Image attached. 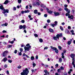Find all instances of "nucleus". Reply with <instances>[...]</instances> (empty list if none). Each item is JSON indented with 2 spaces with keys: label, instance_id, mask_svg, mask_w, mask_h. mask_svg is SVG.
Wrapping results in <instances>:
<instances>
[{
  "label": "nucleus",
  "instance_id": "a18cd8bd",
  "mask_svg": "<svg viewBox=\"0 0 75 75\" xmlns=\"http://www.w3.org/2000/svg\"><path fill=\"white\" fill-rule=\"evenodd\" d=\"M41 6L42 7H43V8H44V7H45V6H44V4H42Z\"/></svg>",
  "mask_w": 75,
  "mask_h": 75
},
{
  "label": "nucleus",
  "instance_id": "39448f33",
  "mask_svg": "<svg viewBox=\"0 0 75 75\" xmlns=\"http://www.w3.org/2000/svg\"><path fill=\"white\" fill-rule=\"evenodd\" d=\"M23 28V30L25 29V28H26V26H25V25H23V26L22 25H21L19 26V28L20 29H22Z\"/></svg>",
  "mask_w": 75,
  "mask_h": 75
},
{
  "label": "nucleus",
  "instance_id": "09e8293b",
  "mask_svg": "<svg viewBox=\"0 0 75 75\" xmlns=\"http://www.w3.org/2000/svg\"><path fill=\"white\" fill-rule=\"evenodd\" d=\"M17 50H15L14 51V53H15V54H17Z\"/></svg>",
  "mask_w": 75,
  "mask_h": 75
},
{
  "label": "nucleus",
  "instance_id": "72a5a7b5",
  "mask_svg": "<svg viewBox=\"0 0 75 75\" xmlns=\"http://www.w3.org/2000/svg\"><path fill=\"white\" fill-rule=\"evenodd\" d=\"M8 62L9 63H11V62H12V60H11L9 59L8 60Z\"/></svg>",
  "mask_w": 75,
  "mask_h": 75
},
{
  "label": "nucleus",
  "instance_id": "ddd939ff",
  "mask_svg": "<svg viewBox=\"0 0 75 75\" xmlns=\"http://www.w3.org/2000/svg\"><path fill=\"white\" fill-rule=\"evenodd\" d=\"M49 30L50 31V33H53L54 32V30L53 29L50 28L49 29Z\"/></svg>",
  "mask_w": 75,
  "mask_h": 75
},
{
  "label": "nucleus",
  "instance_id": "c85d7f7f",
  "mask_svg": "<svg viewBox=\"0 0 75 75\" xmlns=\"http://www.w3.org/2000/svg\"><path fill=\"white\" fill-rule=\"evenodd\" d=\"M47 12L48 13H50V14H51L52 13V11H48Z\"/></svg>",
  "mask_w": 75,
  "mask_h": 75
},
{
  "label": "nucleus",
  "instance_id": "de8ad7c7",
  "mask_svg": "<svg viewBox=\"0 0 75 75\" xmlns=\"http://www.w3.org/2000/svg\"><path fill=\"white\" fill-rule=\"evenodd\" d=\"M71 64L73 65H74L75 64V62H74V61H73L72 62V63Z\"/></svg>",
  "mask_w": 75,
  "mask_h": 75
},
{
  "label": "nucleus",
  "instance_id": "0eeeda50",
  "mask_svg": "<svg viewBox=\"0 0 75 75\" xmlns=\"http://www.w3.org/2000/svg\"><path fill=\"white\" fill-rule=\"evenodd\" d=\"M8 53V52L7 51H5L3 53V55L4 57H6L7 54Z\"/></svg>",
  "mask_w": 75,
  "mask_h": 75
},
{
  "label": "nucleus",
  "instance_id": "f257e3e1",
  "mask_svg": "<svg viewBox=\"0 0 75 75\" xmlns=\"http://www.w3.org/2000/svg\"><path fill=\"white\" fill-rule=\"evenodd\" d=\"M64 9L65 11H66L67 13L66 14V16H68V17L69 18H70L71 20L74 19V16L73 15L70 16V10L68 9L67 8H64Z\"/></svg>",
  "mask_w": 75,
  "mask_h": 75
},
{
  "label": "nucleus",
  "instance_id": "4c0bfd02",
  "mask_svg": "<svg viewBox=\"0 0 75 75\" xmlns=\"http://www.w3.org/2000/svg\"><path fill=\"white\" fill-rule=\"evenodd\" d=\"M58 72H61V69H57Z\"/></svg>",
  "mask_w": 75,
  "mask_h": 75
},
{
  "label": "nucleus",
  "instance_id": "a878e982",
  "mask_svg": "<svg viewBox=\"0 0 75 75\" xmlns=\"http://www.w3.org/2000/svg\"><path fill=\"white\" fill-rule=\"evenodd\" d=\"M60 69L61 70H64V67L61 66L60 67Z\"/></svg>",
  "mask_w": 75,
  "mask_h": 75
},
{
  "label": "nucleus",
  "instance_id": "6e6552de",
  "mask_svg": "<svg viewBox=\"0 0 75 75\" xmlns=\"http://www.w3.org/2000/svg\"><path fill=\"white\" fill-rule=\"evenodd\" d=\"M3 11L4 13H4V14H5L6 13H8L9 10H8V9H7L6 10L4 9Z\"/></svg>",
  "mask_w": 75,
  "mask_h": 75
},
{
  "label": "nucleus",
  "instance_id": "338daca9",
  "mask_svg": "<svg viewBox=\"0 0 75 75\" xmlns=\"http://www.w3.org/2000/svg\"><path fill=\"white\" fill-rule=\"evenodd\" d=\"M24 33H27V31H26V30H24Z\"/></svg>",
  "mask_w": 75,
  "mask_h": 75
},
{
  "label": "nucleus",
  "instance_id": "f03ea898",
  "mask_svg": "<svg viewBox=\"0 0 75 75\" xmlns=\"http://www.w3.org/2000/svg\"><path fill=\"white\" fill-rule=\"evenodd\" d=\"M28 73H29V71L28 69L26 68L23 71V72H22L21 74V75H28Z\"/></svg>",
  "mask_w": 75,
  "mask_h": 75
},
{
  "label": "nucleus",
  "instance_id": "f704fd0d",
  "mask_svg": "<svg viewBox=\"0 0 75 75\" xmlns=\"http://www.w3.org/2000/svg\"><path fill=\"white\" fill-rule=\"evenodd\" d=\"M25 13V11H21V13L22 14H24V13Z\"/></svg>",
  "mask_w": 75,
  "mask_h": 75
},
{
  "label": "nucleus",
  "instance_id": "774afa93",
  "mask_svg": "<svg viewBox=\"0 0 75 75\" xmlns=\"http://www.w3.org/2000/svg\"><path fill=\"white\" fill-rule=\"evenodd\" d=\"M45 67V68L47 67H48V65H45L44 66Z\"/></svg>",
  "mask_w": 75,
  "mask_h": 75
},
{
  "label": "nucleus",
  "instance_id": "e433bc0d",
  "mask_svg": "<svg viewBox=\"0 0 75 75\" xmlns=\"http://www.w3.org/2000/svg\"><path fill=\"white\" fill-rule=\"evenodd\" d=\"M20 51L21 52H23V49L22 48H20Z\"/></svg>",
  "mask_w": 75,
  "mask_h": 75
},
{
  "label": "nucleus",
  "instance_id": "7c9ffc66",
  "mask_svg": "<svg viewBox=\"0 0 75 75\" xmlns=\"http://www.w3.org/2000/svg\"><path fill=\"white\" fill-rule=\"evenodd\" d=\"M59 62H62V58H59Z\"/></svg>",
  "mask_w": 75,
  "mask_h": 75
},
{
  "label": "nucleus",
  "instance_id": "79ce46f5",
  "mask_svg": "<svg viewBox=\"0 0 75 75\" xmlns=\"http://www.w3.org/2000/svg\"><path fill=\"white\" fill-rule=\"evenodd\" d=\"M47 21L48 23H50V19H48L47 20Z\"/></svg>",
  "mask_w": 75,
  "mask_h": 75
},
{
  "label": "nucleus",
  "instance_id": "7ed1b4c3",
  "mask_svg": "<svg viewBox=\"0 0 75 75\" xmlns=\"http://www.w3.org/2000/svg\"><path fill=\"white\" fill-rule=\"evenodd\" d=\"M59 37H62V33H60V34H57L56 35V37H53V39L54 40H56L57 41V39H59Z\"/></svg>",
  "mask_w": 75,
  "mask_h": 75
},
{
  "label": "nucleus",
  "instance_id": "4be33fe9",
  "mask_svg": "<svg viewBox=\"0 0 75 75\" xmlns=\"http://www.w3.org/2000/svg\"><path fill=\"white\" fill-rule=\"evenodd\" d=\"M72 69H70L69 71L68 72V74H71V72H72Z\"/></svg>",
  "mask_w": 75,
  "mask_h": 75
},
{
  "label": "nucleus",
  "instance_id": "a211bd4d",
  "mask_svg": "<svg viewBox=\"0 0 75 75\" xmlns=\"http://www.w3.org/2000/svg\"><path fill=\"white\" fill-rule=\"evenodd\" d=\"M0 9H1V10H4V7L3 5H1L0 6Z\"/></svg>",
  "mask_w": 75,
  "mask_h": 75
},
{
  "label": "nucleus",
  "instance_id": "69168bd1",
  "mask_svg": "<svg viewBox=\"0 0 75 75\" xmlns=\"http://www.w3.org/2000/svg\"><path fill=\"white\" fill-rule=\"evenodd\" d=\"M55 67H58V64H56L55 65Z\"/></svg>",
  "mask_w": 75,
  "mask_h": 75
},
{
  "label": "nucleus",
  "instance_id": "4468645a",
  "mask_svg": "<svg viewBox=\"0 0 75 75\" xmlns=\"http://www.w3.org/2000/svg\"><path fill=\"white\" fill-rule=\"evenodd\" d=\"M65 33L66 34H69V30H68V29H66V30Z\"/></svg>",
  "mask_w": 75,
  "mask_h": 75
},
{
  "label": "nucleus",
  "instance_id": "c756f323",
  "mask_svg": "<svg viewBox=\"0 0 75 75\" xmlns=\"http://www.w3.org/2000/svg\"><path fill=\"white\" fill-rule=\"evenodd\" d=\"M34 35L35 36V37H38V35L37 34H34Z\"/></svg>",
  "mask_w": 75,
  "mask_h": 75
},
{
  "label": "nucleus",
  "instance_id": "aec40b11",
  "mask_svg": "<svg viewBox=\"0 0 75 75\" xmlns=\"http://www.w3.org/2000/svg\"><path fill=\"white\" fill-rule=\"evenodd\" d=\"M30 59L32 61H33L34 59V56H31L30 57Z\"/></svg>",
  "mask_w": 75,
  "mask_h": 75
},
{
  "label": "nucleus",
  "instance_id": "bf43d9fd",
  "mask_svg": "<svg viewBox=\"0 0 75 75\" xmlns=\"http://www.w3.org/2000/svg\"><path fill=\"white\" fill-rule=\"evenodd\" d=\"M26 57H27V58H30L29 56L27 55H26Z\"/></svg>",
  "mask_w": 75,
  "mask_h": 75
},
{
  "label": "nucleus",
  "instance_id": "3c124183",
  "mask_svg": "<svg viewBox=\"0 0 75 75\" xmlns=\"http://www.w3.org/2000/svg\"><path fill=\"white\" fill-rule=\"evenodd\" d=\"M48 49V47H45L44 48V50H47Z\"/></svg>",
  "mask_w": 75,
  "mask_h": 75
},
{
  "label": "nucleus",
  "instance_id": "1a4fd4ad",
  "mask_svg": "<svg viewBox=\"0 0 75 75\" xmlns=\"http://www.w3.org/2000/svg\"><path fill=\"white\" fill-rule=\"evenodd\" d=\"M54 13L55 16H59V15H60L59 13L58 12H54Z\"/></svg>",
  "mask_w": 75,
  "mask_h": 75
},
{
  "label": "nucleus",
  "instance_id": "a19ab883",
  "mask_svg": "<svg viewBox=\"0 0 75 75\" xmlns=\"http://www.w3.org/2000/svg\"><path fill=\"white\" fill-rule=\"evenodd\" d=\"M21 23H24V22H25V21L24 20H23L21 21Z\"/></svg>",
  "mask_w": 75,
  "mask_h": 75
},
{
  "label": "nucleus",
  "instance_id": "052dcab7",
  "mask_svg": "<svg viewBox=\"0 0 75 75\" xmlns=\"http://www.w3.org/2000/svg\"><path fill=\"white\" fill-rule=\"evenodd\" d=\"M26 55L27 54H25V53H23V56L24 57H25V56H26Z\"/></svg>",
  "mask_w": 75,
  "mask_h": 75
},
{
  "label": "nucleus",
  "instance_id": "bb28decb",
  "mask_svg": "<svg viewBox=\"0 0 75 75\" xmlns=\"http://www.w3.org/2000/svg\"><path fill=\"white\" fill-rule=\"evenodd\" d=\"M67 43L68 45H70V44H71V41H68Z\"/></svg>",
  "mask_w": 75,
  "mask_h": 75
},
{
  "label": "nucleus",
  "instance_id": "c03bdc74",
  "mask_svg": "<svg viewBox=\"0 0 75 75\" xmlns=\"http://www.w3.org/2000/svg\"><path fill=\"white\" fill-rule=\"evenodd\" d=\"M21 68V66H19L18 67V69H20V68Z\"/></svg>",
  "mask_w": 75,
  "mask_h": 75
},
{
  "label": "nucleus",
  "instance_id": "cd10ccee",
  "mask_svg": "<svg viewBox=\"0 0 75 75\" xmlns=\"http://www.w3.org/2000/svg\"><path fill=\"white\" fill-rule=\"evenodd\" d=\"M30 13V11L28 10L27 11H25V13Z\"/></svg>",
  "mask_w": 75,
  "mask_h": 75
},
{
  "label": "nucleus",
  "instance_id": "e2e57ef3",
  "mask_svg": "<svg viewBox=\"0 0 75 75\" xmlns=\"http://www.w3.org/2000/svg\"><path fill=\"white\" fill-rule=\"evenodd\" d=\"M62 25H65V23H64V22L62 23Z\"/></svg>",
  "mask_w": 75,
  "mask_h": 75
},
{
  "label": "nucleus",
  "instance_id": "8fccbe9b",
  "mask_svg": "<svg viewBox=\"0 0 75 75\" xmlns=\"http://www.w3.org/2000/svg\"><path fill=\"white\" fill-rule=\"evenodd\" d=\"M3 33H7V31L5 30H4L3 31H2Z\"/></svg>",
  "mask_w": 75,
  "mask_h": 75
},
{
  "label": "nucleus",
  "instance_id": "5fc2aeb1",
  "mask_svg": "<svg viewBox=\"0 0 75 75\" xmlns=\"http://www.w3.org/2000/svg\"><path fill=\"white\" fill-rule=\"evenodd\" d=\"M13 10L14 11L16 10V7H13Z\"/></svg>",
  "mask_w": 75,
  "mask_h": 75
},
{
  "label": "nucleus",
  "instance_id": "c9c22d12",
  "mask_svg": "<svg viewBox=\"0 0 75 75\" xmlns=\"http://www.w3.org/2000/svg\"><path fill=\"white\" fill-rule=\"evenodd\" d=\"M8 66L7 64H5L4 65V68H7Z\"/></svg>",
  "mask_w": 75,
  "mask_h": 75
},
{
  "label": "nucleus",
  "instance_id": "ea45409f",
  "mask_svg": "<svg viewBox=\"0 0 75 75\" xmlns=\"http://www.w3.org/2000/svg\"><path fill=\"white\" fill-rule=\"evenodd\" d=\"M40 2H37L36 3V4L38 5V6H39L40 5Z\"/></svg>",
  "mask_w": 75,
  "mask_h": 75
},
{
  "label": "nucleus",
  "instance_id": "58836bf2",
  "mask_svg": "<svg viewBox=\"0 0 75 75\" xmlns=\"http://www.w3.org/2000/svg\"><path fill=\"white\" fill-rule=\"evenodd\" d=\"M18 55H22V53H21V52H20L18 53Z\"/></svg>",
  "mask_w": 75,
  "mask_h": 75
},
{
  "label": "nucleus",
  "instance_id": "f8f14e48",
  "mask_svg": "<svg viewBox=\"0 0 75 75\" xmlns=\"http://www.w3.org/2000/svg\"><path fill=\"white\" fill-rule=\"evenodd\" d=\"M7 60V58L6 57H4L3 59V61L5 62H6Z\"/></svg>",
  "mask_w": 75,
  "mask_h": 75
},
{
  "label": "nucleus",
  "instance_id": "412c9836",
  "mask_svg": "<svg viewBox=\"0 0 75 75\" xmlns=\"http://www.w3.org/2000/svg\"><path fill=\"white\" fill-rule=\"evenodd\" d=\"M39 41L40 42H43V40L41 38L39 39Z\"/></svg>",
  "mask_w": 75,
  "mask_h": 75
},
{
  "label": "nucleus",
  "instance_id": "680f3d73",
  "mask_svg": "<svg viewBox=\"0 0 75 75\" xmlns=\"http://www.w3.org/2000/svg\"><path fill=\"white\" fill-rule=\"evenodd\" d=\"M25 8L26 9H28V6H26Z\"/></svg>",
  "mask_w": 75,
  "mask_h": 75
},
{
  "label": "nucleus",
  "instance_id": "9b49d317",
  "mask_svg": "<svg viewBox=\"0 0 75 75\" xmlns=\"http://www.w3.org/2000/svg\"><path fill=\"white\" fill-rule=\"evenodd\" d=\"M8 25V23H5V24H3L1 25V26L2 27H4V26H7Z\"/></svg>",
  "mask_w": 75,
  "mask_h": 75
},
{
  "label": "nucleus",
  "instance_id": "4d7b16f0",
  "mask_svg": "<svg viewBox=\"0 0 75 75\" xmlns=\"http://www.w3.org/2000/svg\"><path fill=\"white\" fill-rule=\"evenodd\" d=\"M64 6L65 7H66L65 8H67V7H68V5H64Z\"/></svg>",
  "mask_w": 75,
  "mask_h": 75
},
{
  "label": "nucleus",
  "instance_id": "49530a36",
  "mask_svg": "<svg viewBox=\"0 0 75 75\" xmlns=\"http://www.w3.org/2000/svg\"><path fill=\"white\" fill-rule=\"evenodd\" d=\"M6 74H7V75H9V71H8L7 70L6 71Z\"/></svg>",
  "mask_w": 75,
  "mask_h": 75
},
{
  "label": "nucleus",
  "instance_id": "0e129e2a",
  "mask_svg": "<svg viewBox=\"0 0 75 75\" xmlns=\"http://www.w3.org/2000/svg\"><path fill=\"white\" fill-rule=\"evenodd\" d=\"M62 10V9L61 8H59V11H61Z\"/></svg>",
  "mask_w": 75,
  "mask_h": 75
},
{
  "label": "nucleus",
  "instance_id": "f3484780",
  "mask_svg": "<svg viewBox=\"0 0 75 75\" xmlns=\"http://www.w3.org/2000/svg\"><path fill=\"white\" fill-rule=\"evenodd\" d=\"M72 35H74L75 33H74V31L73 30H71L70 31Z\"/></svg>",
  "mask_w": 75,
  "mask_h": 75
},
{
  "label": "nucleus",
  "instance_id": "13d9d810",
  "mask_svg": "<svg viewBox=\"0 0 75 75\" xmlns=\"http://www.w3.org/2000/svg\"><path fill=\"white\" fill-rule=\"evenodd\" d=\"M68 29H71V26H69L68 27Z\"/></svg>",
  "mask_w": 75,
  "mask_h": 75
},
{
  "label": "nucleus",
  "instance_id": "b1692460",
  "mask_svg": "<svg viewBox=\"0 0 75 75\" xmlns=\"http://www.w3.org/2000/svg\"><path fill=\"white\" fill-rule=\"evenodd\" d=\"M34 63V62H33V67H35V66L36 65V64Z\"/></svg>",
  "mask_w": 75,
  "mask_h": 75
},
{
  "label": "nucleus",
  "instance_id": "423d86ee",
  "mask_svg": "<svg viewBox=\"0 0 75 75\" xmlns=\"http://www.w3.org/2000/svg\"><path fill=\"white\" fill-rule=\"evenodd\" d=\"M54 24H51V25L53 27H54V26H56L57 25V24H58V22L57 21H55L54 23Z\"/></svg>",
  "mask_w": 75,
  "mask_h": 75
},
{
  "label": "nucleus",
  "instance_id": "5701e85b",
  "mask_svg": "<svg viewBox=\"0 0 75 75\" xmlns=\"http://www.w3.org/2000/svg\"><path fill=\"white\" fill-rule=\"evenodd\" d=\"M55 52L56 53V54H58V50L57 49L56 50H55Z\"/></svg>",
  "mask_w": 75,
  "mask_h": 75
},
{
  "label": "nucleus",
  "instance_id": "603ef678",
  "mask_svg": "<svg viewBox=\"0 0 75 75\" xmlns=\"http://www.w3.org/2000/svg\"><path fill=\"white\" fill-rule=\"evenodd\" d=\"M47 14H44V16L45 17H47Z\"/></svg>",
  "mask_w": 75,
  "mask_h": 75
},
{
  "label": "nucleus",
  "instance_id": "6e6d98bb",
  "mask_svg": "<svg viewBox=\"0 0 75 75\" xmlns=\"http://www.w3.org/2000/svg\"><path fill=\"white\" fill-rule=\"evenodd\" d=\"M35 58L36 59H37L38 58V56L37 55L35 57Z\"/></svg>",
  "mask_w": 75,
  "mask_h": 75
},
{
  "label": "nucleus",
  "instance_id": "2eb2a0df",
  "mask_svg": "<svg viewBox=\"0 0 75 75\" xmlns=\"http://www.w3.org/2000/svg\"><path fill=\"white\" fill-rule=\"evenodd\" d=\"M8 3V0H6L5 1V2L4 3V4H7Z\"/></svg>",
  "mask_w": 75,
  "mask_h": 75
},
{
  "label": "nucleus",
  "instance_id": "6ab92c4d",
  "mask_svg": "<svg viewBox=\"0 0 75 75\" xmlns=\"http://www.w3.org/2000/svg\"><path fill=\"white\" fill-rule=\"evenodd\" d=\"M34 13L35 14H37V13H38V11H37V10L36 9H35L34 10Z\"/></svg>",
  "mask_w": 75,
  "mask_h": 75
},
{
  "label": "nucleus",
  "instance_id": "393cba45",
  "mask_svg": "<svg viewBox=\"0 0 75 75\" xmlns=\"http://www.w3.org/2000/svg\"><path fill=\"white\" fill-rule=\"evenodd\" d=\"M44 72H45V73L46 74H48V71L46 70H44Z\"/></svg>",
  "mask_w": 75,
  "mask_h": 75
},
{
  "label": "nucleus",
  "instance_id": "dca6fc26",
  "mask_svg": "<svg viewBox=\"0 0 75 75\" xmlns=\"http://www.w3.org/2000/svg\"><path fill=\"white\" fill-rule=\"evenodd\" d=\"M75 54H71V57L72 58H74L75 57Z\"/></svg>",
  "mask_w": 75,
  "mask_h": 75
},
{
  "label": "nucleus",
  "instance_id": "9d476101",
  "mask_svg": "<svg viewBox=\"0 0 75 75\" xmlns=\"http://www.w3.org/2000/svg\"><path fill=\"white\" fill-rule=\"evenodd\" d=\"M50 47L52 51H55L57 50V48L55 47H53L52 46H51Z\"/></svg>",
  "mask_w": 75,
  "mask_h": 75
},
{
  "label": "nucleus",
  "instance_id": "473e14b6",
  "mask_svg": "<svg viewBox=\"0 0 75 75\" xmlns=\"http://www.w3.org/2000/svg\"><path fill=\"white\" fill-rule=\"evenodd\" d=\"M18 3L20 4V3H21V0H18Z\"/></svg>",
  "mask_w": 75,
  "mask_h": 75
},
{
  "label": "nucleus",
  "instance_id": "20e7f679",
  "mask_svg": "<svg viewBox=\"0 0 75 75\" xmlns=\"http://www.w3.org/2000/svg\"><path fill=\"white\" fill-rule=\"evenodd\" d=\"M26 47H28H28H24L25 50V51H26V50L28 51H29V50H30V48L31 47V46L30 45V44H27L26 45Z\"/></svg>",
  "mask_w": 75,
  "mask_h": 75
},
{
  "label": "nucleus",
  "instance_id": "2f4dec72",
  "mask_svg": "<svg viewBox=\"0 0 75 75\" xmlns=\"http://www.w3.org/2000/svg\"><path fill=\"white\" fill-rule=\"evenodd\" d=\"M60 29L62 31H63V30H64V28H63L62 26H60Z\"/></svg>",
  "mask_w": 75,
  "mask_h": 75
},
{
  "label": "nucleus",
  "instance_id": "37998d69",
  "mask_svg": "<svg viewBox=\"0 0 75 75\" xmlns=\"http://www.w3.org/2000/svg\"><path fill=\"white\" fill-rule=\"evenodd\" d=\"M58 48L59 50H61V49H62V48L60 46H58Z\"/></svg>",
  "mask_w": 75,
  "mask_h": 75
},
{
  "label": "nucleus",
  "instance_id": "864d4df0",
  "mask_svg": "<svg viewBox=\"0 0 75 75\" xmlns=\"http://www.w3.org/2000/svg\"><path fill=\"white\" fill-rule=\"evenodd\" d=\"M5 37V36H4V35H2V36H0V37H1V38H4Z\"/></svg>",
  "mask_w": 75,
  "mask_h": 75
}]
</instances>
